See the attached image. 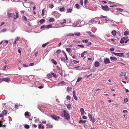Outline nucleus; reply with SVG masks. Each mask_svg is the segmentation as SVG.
I'll use <instances>...</instances> for the list:
<instances>
[{"mask_svg":"<svg viewBox=\"0 0 129 129\" xmlns=\"http://www.w3.org/2000/svg\"><path fill=\"white\" fill-rule=\"evenodd\" d=\"M16 16H15L14 13H9V12H8V16L9 18H13L14 19L17 18L19 17V15L17 12H16Z\"/></svg>","mask_w":129,"mask_h":129,"instance_id":"1","label":"nucleus"},{"mask_svg":"<svg viewBox=\"0 0 129 129\" xmlns=\"http://www.w3.org/2000/svg\"><path fill=\"white\" fill-rule=\"evenodd\" d=\"M63 116L62 115V117H64L67 120H69L70 119V115L66 111L63 110Z\"/></svg>","mask_w":129,"mask_h":129,"instance_id":"2","label":"nucleus"},{"mask_svg":"<svg viewBox=\"0 0 129 129\" xmlns=\"http://www.w3.org/2000/svg\"><path fill=\"white\" fill-rule=\"evenodd\" d=\"M112 53L116 56L120 57H123L124 56V54L123 53H117L114 52H112Z\"/></svg>","mask_w":129,"mask_h":129,"instance_id":"3","label":"nucleus"},{"mask_svg":"<svg viewBox=\"0 0 129 129\" xmlns=\"http://www.w3.org/2000/svg\"><path fill=\"white\" fill-rule=\"evenodd\" d=\"M52 15L56 18H58L61 15L60 14L58 13L56 11H54L53 12Z\"/></svg>","mask_w":129,"mask_h":129,"instance_id":"4","label":"nucleus"},{"mask_svg":"<svg viewBox=\"0 0 129 129\" xmlns=\"http://www.w3.org/2000/svg\"><path fill=\"white\" fill-rule=\"evenodd\" d=\"M88 116L90 121H92L93 123L95 122V119L90 114V113L88 114Z\"/></svg>","mask_w":129,"mask_h":129,"instance_id":"5","label":"nucleus"},{"mask_svg":"<svg viewBox=\"0 0 129 129\" xmlns=\"http://www.w3.org/2000/svg\"><path fill=\"white\" fill-rule=\"evenodd\" d=\"M102 8L103 10L106 11H109L110 10V8H109L107 5L102 6Z\"/></svg>","mask_w":129,"mask_h":129,"instance_id":"6","label":"nucleus"},{"mask_svg":"<svg viewBox=\"0 0 129 129\" xmlns=\"http://www.w3.org/2000/svg\"><path fill=\"white\" fill-rule=\"evenodd\" d=\"M7 113V111L5 110H4L2 113L0 114V117H2L6 115Z\"/></svg>","mask_w":129,"mask_h":129,"instance_id":"7","label":"nucleus"},{"mask_svg":"<svg viewBox=\"0 0 129 129\" xmlns=\"http://www.w3.org/2000/svg\"><path fill=\"white\" fill-rule=\"evenodd\" d=\"M95 18H94L93 19H91L88 22V24H89V23H91V24H93L97 22L98 21L95 20Z\"/></svg>","mask_w":129,"mask_h":129,"instance_id":"8","label":"nucleus"},{"mask_svg":"<svg viewBox=\"0 0 129 129\" xmlns=\"http://www.w3.org/2000/svg\"><path fill=\"white\" fill-rule=\"evenodd\" d=\"M51 117L52 118L56 120H58L60 118L59 116L56 115H51Z\"/></svg>","mask_w":129,"mask_h":129,"instance_id":"9","label":"nucleus"},{"mask_svg":"<svg viewBox=\"0 0 129 129\" xmlns=\"http://www.w3.org/2000/svg\"><path fill=\"white\" fill-rule=\"evenodd\" d=\"M104 62L105 64H109L110 63L109 59L108 58H106L104 59Z\"/></svg>","mask_w":129,"mask_h":129,"instance_id":"10","label":"nucleus"},{"mask_svg":"<svg viewBox=\"0 0 129 129\" xmlns=\"http://www.w3.org/2000/svg\"><path fill=\"white\" fill-rule=\"evenodd\" d=\"M80 22V21H78L76 22H75L73 24V26H74L75 27H79V23Z\"/></svg>","mask_w":129,"mask_h":129,"instance_id":"11","label":"nucleus"},{"mask_svg":"<svg viewBox=\"0 0 129 129\" xmlns=\"http://www.w3.org/2000/svg\"><path fill=\"white\" fill-rule=\"evenodd\" d=\"M3 81H5L6 82H8L10 81V79L8 78H4L2 79Z\"/></svg>","mask_w":129,"mask_h":129,"instance_id":"12","label":"nucleus"},{"mask_svg":"<svg viewBox=\"0 0 129 129\" xmlns=\"http://www.w3.org/2000/svg\"><path fill=\"white\" fill-rule=\"evenodd\" d=\"M85 22L84 21H82L80 22V24L79 25V27H81L83 26L85 24Z\"/></svg>","mask_w":129,"mask_h":129,"instance_id":"13","label":"nucleus"},{"mask_svg":"<svg viewBox=\"0 0 129 129\" xmlns=\"http://www.w3.org/2000/svg\"><path fill=\"white\" fill-rule=\"evenodd\" d=\"M73 96L74 98V99L76 101L77 100V99L75 95V90H74L73 91Z\"/></svg>","mask_w":129,"mask_h":129,"instance_id":"14","label":"nucleus"},{"mask_svg":"<svg viewBox=\"0 0 129 129\" xmlns=\"http://www.w3.org/2000/svg\"><path fill=\"white\" fill-rule=\"evenodd\" d=\"M57 70L58 72L60 75L61 76H62V71L61 70L60 68H57Z\"/></svg>","mask_w":129,"mask_h":129,"instance_id":"15","label":"nucleus"},{"mask_svg":"<svg viewBox=\"0 0 129 129\" xmlns=\"http://www.w3.org/2000/svg\"><path fill=\"white\" fill-rule=\"evenodd\" d=\"M111 61H116L117 59L115 57L111 56L110 57Z\"/></svg>","mask_w":129,"mask_h":129,"instance_id":"16","label":"nucleus"},{"mask_svg":"<svg viewBox=\"0 0 129 129\" xmlns=\"http://www.w3.org/2000/svg\"><path fill=\"white\" fill-rule=\"evenodd\" d=\"M80 110L81 112V115H83L84 114V110L83 108H80Z\"/></svg>","mask_w":129,"mask_h":129,"instance_id":"17","label":"nucleus"},{"mask_svg":"<svg viewBox=\"0 0 129 129\" xmlns=\"http://www.w3.org/2000/svg\"><path fill=\"white\" fill-rule=\"evenodd\" d=\"M100 63L98 61H96L94 63V66L96 67H98Z\"/></svg>","mask_w":129,"mask_h":129,"instance_id":"18","label":"nucleus"},{"mask_svg":"<svg viewBox=\"0 0 129 129\" xmlns=\"http://www.w3.org/2000/svg\"><path fill=\"white\" fill-rule=\"evenodd\" d=\"M124 35L125 36H127L129 34V31L127 30L125 31L124 33Z\"/></svg>","mask_w":129,"mask_h":129,"instance_id":"19","label":"nucleus"},{"mask_svg":"<svg viewBox=\"0 0 129 129\" xmlns=\"http://www.w3.org/2000/svg\"><path fill=\"white\" fill-rule=\"evenodd\" d=\"M112 34L114 36H115L116 34V32L115 30H113L112 32Z\"/></svg>","mask_w":129,"mask_h":129,"instance_id":"20","label":"nucleus"},{"mask_svg":"<svg viewBox=\"0 0 129 129\" xmlns=\"http://www.w3.org/2000/svg\"><path fill=\"white\" fill-rule=\"evenodd\" d=\"M126 74V73L125 72H121L120 74V75L121 76H124Z\"/></svg>","mask_w":129,"mask_h":129,"instance_id":"21","label":"nucleus"},{"mask_svg":"<svg viewBox=\"0 0 129 129\" xmlns=\"http://www.w3.org/2000/svg\"><path fill=\"white\" fill-rule=\"evenodd\" d=\"M63 22H62V21H61L60 22V24L61 25H62L64 23H65L66 22V19H63Z\"/></svg>","mask_w":129,"mask_h":129,"instance_id":"22","label":"nucleus"},{"mask_svg":"<svg viewBox=\"0 0 129 129\" xmlns=\"http://www.w3.org/2000/svg\"><path fill=\"white\" fill-rule=\"evenodd\" d=\"M67 107L68 109H70L71 108V105L70 104H68L67 105Z\"/></svg>","mask_w":129,"mask_h":129,"instance_id":"23","label":"nucleus"},{"mask_svg":"<svg viewBox=\"0 0 129 129\" xmlns=\"http://www.w3.org/2000/svg\"><path fill=\"white\" fill-rule=\"evenodd\" d=\"M61 60L64 62H66V60L64 57H61L60 58Z\"/></svg>","mask_w":129,"mask_h":129,"instance_id":"24","label":"nucleus"},{"mask_svg":"<svg viewBox=\"0 0 129 129\" xmlns=\"http://www.w3.org/2000/svg\"><path fill=\"white\" fill-rule=\"evenodd\" d=\"M72 12V9H68L67 10V13H71Z\"/></svg>","mask_w":129,"mask_h":129,"instance_id":"25","label":"nucleus"},{"mask_svg":"<svg viewBox=\"0 0 129 129\" xmlns=\"http://www.w3.org/2000/svg\"><path fill=\"white\" fill-rule=\"evenodd\" d=\"M74 35H75L76 36H79L80 35V33L79 32L76 33L75 32L74 33Z\"/></svg>","mask_w":129,"mask_h":129,"instance_id":"26","label":"nucleus"},{"mask_svg":"<svg viewBox=\"0 0 129 129\" xmlns=\"http://www.w3.org/2000/svg\"><path fill=\"white\" fill-rule=\"evenodd\" d=\"M86 122V121L80 120L79 121V123H85Z\"/></svg>","mask_w":129,"mask_h":129,"instance_id":"27","label":"nucleus"},{"mask_svg":"<svg viewBox=\"0 0 129 129\" xmlns=\"http://www.w3.org/2000/svg\"><path fill=\"white\" fill-rule=\"evenodd\" d=\"M72 89V88L71 87H68L67 89V91L69 92L70 91H71Z\"/></svg>","mask_w":129,"mask_h":129,"instance_id":"28","label":"nucleus"},{"mask_svg":"<svg viewBox=\"0 0 129 129\" xmlns=\"http://www.w3.org/2000/svg\"><path fill=\"white\" fill-rule=\"evenodd\" d=\"M65 10V8L64 7H63L62 8H60L59 9V11L61 12Z\"/></svg>","mask_w":129,"mask_h":129,"instance_id":"29","label":"nucleus"},{"mask_svg":"<svg viewBox=\"0 0 129 129\" xmlns=\"http://www.w3.org/2000/svg\"><path fill=\"white\" fill-rule=\"evenodd\" d=\"M50 22H53L54 21V18H50L49 20Z\"/></svg>","mask_w":129,"mask_h":129,"instance_id":"30","label":"nucleus"},{"mask_svg":"<svg viewBox=\"0 0 129 129\" xmlns=\"http://www.w3.org/2000/svg\"><path fill=\"white\" fill-rule=\"evenodd\" d=\"M74 34L73 33H70L67 34L66 36H74Z\"/></svg>","mask_w":129,"mask_h":129,"instance_id":"31","label":"nucleus"},{"mask_svg":"<svg viewBox=\"0 0 129 129\" xmlns=\"http://www.w3.org/2000/svg\"><path fill=\"white\" fill-rule=\"evenodd\" d=\"M108 3L109 4H111L112 5H114L115 4H117V3H115L113 2H110L109 1H108Z\"/></svg>","mask_w":129,"mask_h":129,"instance_id":"32","label":"nucleus"},{"mask_svg":"<svg viewBox=\"0 0 129 129\" xmlns=\"http://www.w3.org/2000/svg\"><path fill=\"white\" fill-rule=\"evenodd\" d=\"M75 6L76 8L77 9H79L80 7L79 5L78 4H75Z\"/></svg>","mask_w":129,"mask_h":129,"instance_id":"33","label":"nucleus"},{"mask_svg":"<svg viewBox=\"0 0 129 129\" xmlns=\"http://www.w3.org/2000/svg\"><path fill=\"white\" fill-rule=\"evenodd\" d=\"M51 60L56 65L57 64V62L54 59H52Z\"/></svg>","mask_w":129,"mask_h":129,"instance_id":"34","label":"nucleus"},{"mask_svg":"<svg viewBox=\"0 0 129 129\" xmlns=\"http://www.w3.org/2000/svg\"><path fill=\"white\" fill-rule=\"evenodd\" d=\"M128 38V37H125L122 38V39L124 41H125L126 40H127Z\"/></svg>","mask_w":129,"mask_h":129,"instance_id":"35","label":"nucleus"},{"mask_svg":"<svg viewBox=\"0 0 129 129\" xmlns=\"http://www.w3.org/2000/svg\"><path fill=\"white\" fill-rule=\"evenodd\" d=\"M116 9L117 10L119 11L120 12H122L123 11V9L120 8H116Z\"/></svg>","mask_w":129,"mask_h":129,"instance_id":"36","label":"nucleus"},{"mask_svg":"<svg viewBox=\"0 0 129 129\" xmlns=\"http://www.w3.org/2000/svg\"><path fill=\"white\" fill-rule=\"evenodd\" d=\"M49 43V42L45 44H43L42 45V47H45Z\"/></svg>","mask_w":129,"mask_h":129,"instance_id":"37","label":"nucleus"},{"mask_svg":"<svg viewBox=\"0 0 129 129\" xmlns=\"http://www.w3.org/2000/svg\"><path fill=\"white\" fill-rule=\"evenodd\" d=\"M24 127L26 129H28L29 128V126L28 124H26L24 126Z\"/></svg>","mask_w":129,"mask_h":129,"instance_id":"38","label":"nucleus"},{"mask_svg":"<svg viewBox=\"0 0 129 129\" xmlns=\"http://www.w3.org/2000/svg\"><path fill=\"white\" fill-rule=\"evenodd\" d=\"M86 52L84 51L81 54V56L82 57H83L84 56V54L86 53Z\"/></svg>","mask_w":129,"mask_h":129,"instance_id":"39","label":"nucleus"},{"mask_svg":"<svg viewBox=\"0 0 129 129\" xmlns=\"http://www.w3.org/2000/svg\"><path fill=\"white\" fill-rule=\"evenodd\" d=\"M71 49L69 48H67L66 49V51L68 53L71 52Z\"/></svg>","mask_w":129,"mask_h":129,"instance_id":"40","label":"nucleus"},{"mask_svg":"<svg viewBox=\"0 0 129 129\" xmlns=\"http://www.w3.org/2000/svg\"><path fill=\"white\" fill-rule=\"evenodd\" d=\"M89 3L88 1L87 0H84V5H86L88 3Z\"/></svg>","mask_w":129,"mask_h":129,"instance_id":"41","label":"nucleus"},{"mask_svg":"<svg viewBox=\"0 0 129 129\" xmlns=\"http://www.w3.org/2000/svg\"><path fill=\"white\" fill-rule=\"evenodd\" d=\"M46 125L47 126L46 127V128H48L49 127H50L52 126V125H49L48 124H46Z\"/></svg>","mask_w":129,"mask_h":129,"instance_id":"42","label":"nucleus"},{"mask_svg":"<svg viewBox=\"0 0 129 129\" xmlns=\"http://www.w3.org/2000/svg\"><path fill=\"white\" fill-rule=\"evenodd\" d=\"M45 21V20L44 19H42L40 20V23H42Z\"/></svg>","mask_w":129,"mask_h":129,"instance_id":"43","label":"nucleus"},{"mask_svg":"<svg viewBox=\"0 0 129 129\" xmlns=\"http://www.w3.org/2000/svg\"><path fill=\"white\" fill-rule=\"evenodd\" d=\"M51 74L53 75V77L55 78H56L57 77V75L56 74L54 73H51Z\"/></svg>","mask_w":129,"mask_h":129,"instance_id":"44","label":"nucleus"},{"mask_svg":"<svg viewBox=\"0 0 129 129\" xmlns=\"http://www.w3.org/2000/svg\"><path fill=\"white\" fill-rule=\"evenodd\" d=\"M72 62L75 64L79 62V61H77L75 60H73Z\"/></svg>","mask_w":129,"mask_h":129,"instance_id":"45","label":"nucleus"},{"mask_svg":"<svg viewBox=\"0 0 129 129\" xmlns=\"http://www.w3.org/2000/svg\"><path fill=\"white\" fill-rule=\"evenodd\" d=\"M124 41L122 39V38L120 41V43L121 44L124 43Z\"/></svg>","mask_w":129,"mask_h":129,"instance_id":"46","label":"nucleus"},{"mask_svg":"<svg viewBox=\"0 0 129 129\" xmlns=\"http://www.w3.org/2000/svg\"><path fill=\"white\" fill-rule=\"evenodd\" d=\"M24 115H25V116H28L29 112H26L25 113Z\"/></svg>","mask_w":129,"mask_h":129,"instance_id":"47","label":"nucleus"},{"mask_svg":"<svg viewBox=\"0 0 129 129\" xmlns=\"http://www.w3.org/2000/svg\"><path fill=\"white\" fill-rule=\"evenodd\" d=\"M44 9H43L42 10V16H43L44 14Z\"/></svg>","mask_w":129,"mask_h":129,"instance_id":"48","label":"nucleus"},{"mask_svg":"<svg viewBox=\"0 0 129 129\" xmlns=\"http://www.w3.org/2000/svg\"><path fill=\"white\" fill-rule=\"evenodd\" d=\"M66 98L67 100H70L71 99V97L69 95H67V96Z\"/></svg>","mask_w":129,"mask_h":129,"instance_id":"49","label":"nucleus"},{"mask_svg":"<svg viewBox=\"0 0 129 129\" xmlns=\"http://www.w3.org/2000/svg\"><path fill=\"white\" fill-rule=\"evenodd\" d=\"M89 35L91 37H93L95 38V36L93 34H89Z\"/></svg>","mask_w":129,"mask_h":129,"instance_id":"50","label":"nucleus"},{"mask_svg":"<svg viewBox=\"0 0 129 129\" xmlns=\"http://www.w3.org/2000/svg\"><path fill=\"white\" fill-rule=\"evenodd\" d=\"M61 52V50L59 49L57 50L56 51V53L57 54H59Z\"/></svg>","mask_w":129,"mask_h":129,"instance_id":"51","label":"nucleus"},{"mask_svg":"<svg viewBox=\"0 0 129 129\" xmlns=\"http://www.w3.org/2000/svg\"><path fill=\"white\" fill-rule=\"evenodd\" d=\"M49 8H52L54 7V5L53 4H51L49 5Z\"/></svg>","mask_w":129,"mask_h":129,"instance_id":"52","label":"nucleus"},{"mask_svg":"<svg viewBox=\"0 0 129 129\" xmlns=\"http://www.w3.org/2000/svg\"><path fill=\"white\" fill-rule=\"evenodd\" d=\"M82 79V78H78L77 79V82H79Z\"/></svg>","mask_w":129,"mask_h":129,"instance_id":"53","label":"nucleus"},{"mask_svg":"<svg viewBox=\"0 0 129 129\" xmlns=\"http://www.w3.org/2000/svg\"><path fill=\"white\" fill-rule=\"evenodd\" d=\"M48 28H51L52 27V24H49L48 25Z\"/></svg>","mask_w":129,"mask_h":129,"instance_id":"54","label":"nucleus"},{"mask_svg":"<svg viewBox=\"0 0 129 129\" xmlns=\"http://www.w3.org/2000/svg\"><path fill=\"white\" fill-rule=\"evenodd\" d=\"M78 46H79L81 48H83L84 47V46L82 45H77Z\"/></svg>","mask_w":129,"mask_h":129,"instance_id":"55","label":"nucleus"},{"mask_svg":"<svg viewBox=\"0 0 129 129\" xmlns=\"http://www.w3.org/2000/svg\"><path fill=\"white\" fill-rule=\"evenodd\" d=\"M128 100L127 98H125V99H124V102L125 103H126V102H128Z\"/></svg>","mask_w":129,"mask_h":129,"instance_id":"56","label":"nucleus"},{"mask_svg":"<svg viewBox=\"0 0 129 129\" xmlns=\"http://www.w3.org/2000/svg\"><path fill=\"white\" fill-rule=\"evenodd\" d=\"M39 121V118L35 120V122H37V123Z\"/></svg>","mask_w":129,"mask_h":129,"instance_id":"57","label":"nucleus"},{"mask_svg":"<svg viewBox=\"0 0 129 129\" xmlns=\"http://www.w3.org/2000/svg\"><path fill=\"white\" fill-rule=\"evenodd\" d=\"M80 3L81 5H83V0H81L80 1Z\"/></svg>","mask_w":129,"mask_h":129,"instance_id":"58","label":"nucleus"},{"mask_svg":"<svg viewBox=\"0 0 129 129\" xmlns=\"http://www.w3.org/2000/svg\"><path fill=\"white\" fill-rule=\"evenodd\" d=\"M6 31V28H4L3 29L1 32H5Z\"/></svg>","mask_w":129,"mask_h":129,"instance_id":"59","label":"nucleus"},{"mask_svg":"<svg viewBox=\"0 0 129 129\" xmlns=\"http://www.w3.org/2000/svg\"><path fill=\"white\" fill-rule=\"evenodd\" d=\"M91 44V43L90 42H88L87 44V46H89Z\"/></svg>","mask_w":129,"mask_h":129,"instance_id":"60","label":"nucleus"},{"mask_svg":"<svg viewBox=\"0 0 129 129\" xmlns=\"http://www.w3.org/2000/svg\"><path fill=\"white\" fill-rule=\"evenodd\" d=\"M82 117L84 119H87V117L84 115Z\"/></svg>","mask_w":129,"mask_h":129,"instance_id":"61","label":"nucleus"},{"mask_svg":"<svg viewBox=\"0 0 129 129\" xmlns=\"http://www.w3.org/2000/svg\"><path fill=\"white\" fill-rule=\"evenodd\" d=\"M64 83H65V82L64 81H61L60 83H59V84H64Z\"/></svg>","mask_w":129,"mask_h":129,"instance_id":"62","label":"nucleus"},{"mask_svg":"<svg viewBox=\"0 0 129 129\" xmlns=\"http://www.w3.org/2000/svg\"><path fill=\"white\" fill-rule=\"evenodd\" d=\"M23 19H24L25 21H27V19L26 17L25 16H24L23 17Z\"/></svg>","mask_w":129,"mask_h":129,"instance_id":"63","label":"nucleus"},{"mask_svg":"<svg viewBox=\"0 0 129 129\" xmlns=\"http://www.w3.org/2000/svg\"><path fill=\"white\" fill-rule=\"evenodd\" d=\"M20 38L19 37H17L16 39L15 40L16 41H17L19 40Z\"/></svg>","mask_w":129,"mask_h":129,"instance_id":"64","label":"nucleus"}]
</instances>
